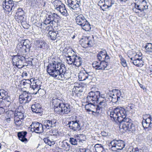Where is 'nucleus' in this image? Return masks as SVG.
I'll return each instance as SVG.
<instances>
[{"label": "nucleus", "mask_w": 152, "mask_h": 152, "mask_svg": "<svg viewBox=\"0 0 152 152\" xmlns=\"http://www.w3.org/2000/svg\"><path fill=\"white\" fill-rule=\"evenodd\" d=\"M127 114L124 108L118 107L110 112V116L111 119L120 124V126L125 131L134 132L136 127L132 121L126 118Z\"/></svg>", "instance_id": "f257e3e1"}, {"label": "nucleus", "mask_w": 152, "mask_h": 152, "mask_svg": "<svg viewBox=\"0 0 152 152\" xmlns=\"http://www.w3.org/2000/svg\"><path fill=\"white\" fill-rule=\"evenodd\" d=\"M46 71L50 76L58 80H64L69 78L67 75L65 65L60 62L53 61L49 63Z\"/></svg>", "instance_id": "f03ea898"}, {"label": "nucleus", "mask_w": 152, "mask_h": 152, "mask_svg": "<svg viewBox=\"0 0 152 152\" xmlns=\"http://www.w3.org/2000/svg\"><path fill=\"white\" fill-rule=\"evenodd\" d=\"M97 58L99 61H95L92 64L93 67L96 69L109 70L110 68V64L105 61L109 59V57L105 50L100 51L97 54Z\"/></svg>", "instance_id": "7ed1b4c3"}, {"label": "nucleus", "mask_w": 152, "mask_h": 152, "mask_svg": "<svg viewBox=\"0 0 152 152\" xmlns=\"http://www.w3.org/2000/svg\"><path fill=\"white\" fill-rule=\"evenodd\" d=\"M64 101L62 99H59L55 97H53L52 100V103L55 111L61 115L68 114L71 111L70 105L65 104Z\"/></svg>", "instance_id": "20e7f679"}, {"label": "nucleus", "mask_w": 152, "mask_h": 152, "mask_svg": "<svg viewBox=\"0 0 152 152\" xmlns=\"http://www.w3.org/2000/svg\"><path fill=\"white\" fill-rule=\"evenodd\" d=\"M31 46L30 42L28 39H26L24 40L22 43L21 42L18 43L16 46V51L21 53L29 52Z\"/></svg>", "instance_id": "39448f33"}, {"label": "nucleus", "mask_w": 152, "mask_h": 152, "mask_svg": "<svg viewBox=\"0 0 152 152\" xmlns=\"http://www.w3.org/2000/svg\"><path fill=\"white\" fill-rule=\"evenodd\" d=\"M26 62L25 57L18 54L12 56V63L13 66H15L20 69L25 66Z\"/></svg>", "instance_id": "423d86ee"}, {"label": "nucleus", "mask_w": 152, "mask_h": 152, "mask_svg": "<svg viewBox=\"0 0 152 152\" xmlns=\"http://www.w3.org/2000/svg\"><path fill=\"white\" fill-rule=\"evenodd\" d=\"M110 144L112 150L115 151L122 149L125 146L124 141L121 140H113L110 142Z\"/></svg>", "instance_id": "0eeeda50"}, {"label": "nucleus", "mask_w": 152, "mask_h": 152, "mask_svg": "<svg viewBox=\"0 0 152 152\" xmlns=\"http://www.w3.org/2000/svg\"><path fill=\"white\" fill-rule=\"evenodd\" d=\"M30 126L31 127H29V128L30 129L31 131L32 132H35L37 134L42 133L45 129L43 125L37 122L33 123Z\"/></svg>", "instance_id": "6e6552de"}, {"label": "nucleus", "mask_w": 152, "mask_h": 152, "mask_svg": "<svg viewBox=\"0 0 152 152\" xmlns=\"http://www.w3.org/2000/svg\"><path fill=\"white\" fill-rule=\"evenodd\" d=\"M64 51H66V63L69 65L73 64L75 59L76 57V55L75 54L74 51L71 49H64Z\"/></svg>", "instance_id": "1a4fd4ad"}, {"label": "nucleus", "mask_w": 152, "mask_h": 152, "mask_svg": "<svg viewBox=\"0 0 152 152\" xmlns=\"http://www.w3.org/2000/svg\"><path fill=\"white\" fill-rule=\"evenodd\" d=\"M100 92L99 91H92L88 94L87 97V102H95L99 99Z\"/></svg>", "instance_id": "9d476101"}, {"label": "nucleus", "mask_w": 152, "mask_h": 152, "mask_svg": "<svg viewBox=\"0 0 152 152\" xmlns=\"http://www.w3.org/2000/svg\"><path fill=\"white\" fill-rule=\"evenodd\" d=\"M137 1L134 4L135 8L141 12L148 9V5L145 0H136Z\"/></svg>", "instance_id": "9b49d317"}, {"label": "nucleus", "mask_w": 152, "mask_h": 152, "mask_svg": "<svg viewBox=\"0 0 152 152\" xmlns=\"http://www.w3.org/2000/svg\"><path fill=\"white\" fill-rule=\"evenodd\" d=\"M3 8L6 11L10 12L14 9L15 6L14 2L12 0H5L3 3Z\"/></svg>", "instance_id": "f8f14e48"}, {"label": "nucleus", "mask_w": 152, "mask_h": 152, "mask_svg": "<svg viewBox=\"0 0 152 152\" xmlns=\"http://www.w3.org/2000/svg\"><path fill=\"white\" fill-rule=\"evenodd\" d=\"M32 98V96L30 94L25 91L19 96V100L20 103H28L30 101Z\"/></svg>", "instance_id": "ddd939ff"}, {"label": "nucleus", "mask_w": 152, "mask_h": 152, "mask_svg": "<svg viewBox=\"0 0 152 152\" xmlns=\"http://www.w3.org/2000/svg\"><path fill=\"white\" fill-rule=\"evenodd\" d=\"M58 124V123L54 119L46 120L44 121L43 126L45 129H50L52 128L55 127Z\"/></svg>", "instance_id": "4468645a"}, {"label": "nucleus", "mask_w": 152, "mask_h": 152, "mask_svg": "<svg viewBox=\"0 0 152 152\" xmlns=\"http://www.w3.org/2000/svg\"><path fill=\"white\" fill-rule=\"evenodd\" d=\"M144 116L146 117L147 118H143L142 121V124L143 127L145 129L152 128V120L151 115L148 114H146Z\"/></svg>", "instance_id": "2eb2a0df"}, {"label": "nucleus", "mask_w": 152, "mask_h": 152, "mask_svg": "<svg viewBox=\"0 0 152 152\" xmlns=\"http://www.w3.org/2000/svg\"><path fill=\"white\" fill-rule=\"evenodd\" d=\"M71 129L74 131L79 130L81 129L80 121L77 120L75 121H69L67 125Z\"/></svg>", "instance_id": "dca6fc26"}, {"label": "nucleus", "mask_w": 152, "mask_h": 152, "mask_svg": "<svg viewBox=\"0 0 152 152\" xmlns=\"http://www.w3.org/2000/svg\"><path fill=\"white\" fill-rule=\"evenodd\" d=\"M98 103V107H97V111L98 113H100L102 111V108H104L107 106L106 99L105 98H100L96 102Z\"/></svg>", "instance_id": "f3484780"}, {"label": "nucleus", "mask_w": 152, "mask_h": 152, "mask_svg": "<svg viewBox=\"0 0 152 152\" xmlns=\"http://www.w3.org/2000/svg\"><path fill=\"white\" fill-rule=\"evenodd\" d=\"M88 104H86L85 107L87 111H91L93 113H95L97 114H98L100 113H98L97 111V107H98V105H95V102H88Z\"/></svg>", "instance_id": "a211bd4d"}, {"label": "nucleus", "mask_w": 152, "mask_h": 152, "mask_svg": "<svg viewBox=\"0 0 152 152\" xmlns=\"http://www.w3.org/2000/svg\"><path fill=\"white\" fill-rule=\"evenodd\" d=\"M67 5L70 9L76 10L77 8H79L80 3L78 2L77 0H67Z\"/></svg>", "instance_id": "6ab92c4d"}, {"label": "nucleus", "mask_w": 152, "mask_h": 152, "mask_svg": "<svg viewBox=\"0 0 152 152\" xmlns=\"http://www.w3.org/2000/svg\"><path fill=\"white\" fill-rule=\"evenodd\" d=\"M90 72H88L85 70L80 71L79 73V80L80 81H84L87 79L91 78V76L89 75Z\"/></svg>", "instance_id": "aec40b11"}, {"label": "nucleus", "mask_w": 152, "mask_h": 152, "mask_svg": "<svg viewBox=\"0 0 152 152\" xmlns=\"http://www.w3.org/2000/svg\"><path fill=\"white\" fill-rule=\"evenodd\" d=\"M137 56H138L136 55L135 56V57L131 58L130 62L137 66H142L143 65V62L142 58H137L136 57Z\"/></svg>", "instance_id": "412c9836"}, {"label": "nucleus", "mask_w": 152, "mask_h": 152, "mask_svg": "<svg viewBox=\"0 0 152 152\" xmlns=\"http://www.w3.org/2000/svg\"><path fill=\"white\" fill-rule=\"evenodd\" d=\"M33 84L31 85L30 88L33 89L34 91L35 90L36 92L35 94H37V92L39 91V88L40 86L42 83L40 80H33Z\"/></svg>", "instance_id": "4be33fe9"}, {"label": "nucleus", "mask_w": 152, "mask_h": 152, "mask_svg": "<svg viewBox=\"0 0 152 152\" xmlns=\"http://www.w3.org/2000/svg\"><path fill=\"white\" fill-rule=\"evenodd\" d=\"M59 146L61 148V149H63L66 151H69L71 148L70 145L66 142V140L60 141L59 142Z\"/></svg>", "instance_id": "5701e85b"}, {"label": "nucleus", "mask_w": 152, "mask_h": 152, "mask_svg": "<svg viewBox=\"0 0 152 152\" xmlns=\"http://www.w3.org/2000/svg\"><path fill=\"white\" fill-rule=\"evenodd\" d=\"M75 21L78 25L81 26L87 20L83 15L80 14L76 17Z\"/></svg>", "instance_id": "b1692460"}, {"label": "nucleus", "mask_w": 152, "mask_h": 152, "mask_svg": "<svg viewBox=\"0 0 152 152\" xmlns=\"http://www.w3.org/2000/svg\"><path fill=\"white\" fill-rule=\"evenodd\" d=\"M115 3V1L113 0H105L104 4L103 5L104 8H102L103 11L106 9H109Z\"/></svg>", "instance_id": "393cba45"}, {"label": "nucleus", "mask_w": 152, "mask_h": 152, "mask_svg": "<svg viewBox=\"0 0 152 152\" xmlns=\"http://www.w3.org/2000/svg\"><path fill=\"white\" fill-rule=\"evenodd\" d=\"M31 108L32 111L36 113H41L42 112L41 106L38 103L32 105Z\"/></svg>", "instance_id": "a878e982"}, {"label": "nucleus", "mask_w": 152, "mask_h": 152, "mask_svg": "<svg viewBox=\"0 0 152 152\" xmlns=\"http://www.w3.org/2000/svg\"><path fill=\"white\" fill-rule=\"evenodd\" d=\"M10 97L7 99L0 100V106L4 107H9L10 104Z\"/></svg>", "instance_id": "bb28decb"}, {"label": "nucleus", "mask_w": 152, "mask_h": 152, "mask_svg": "<svg viewBox=\"0 0 152 152\" xmlns=\"http://www.w3.org/2000/svg\"><path fill=\"white\" fill-rule=\"evenodd\" d=\"M53 136H51L50 137L45 138L43 140L45 143L50 146L52 145H54L55 143V140L53 139Z\"/></svg>", "instance_id": "cd10ccee"}, {"label": "nucleus", "mask_w": 152, "mask_h": 152, "mask_svg": "<svg viewBox=\"0 0 152 152\" xmlns=\"http://www.w3.org/2000/svg\"><path fill=\"white\" fill-rule=\"evenodd\" d=\"M48 34L49 35L50 37L52 40H55L57 37L59 36L58 31H54L50 30Z\"/></svg>", "instance_id": "c85d7f7f"}, {"label": "nucleus", "mask_w": 152, "mask_h": 152, "mask_svg": "<svg viewBox=\"0 0 152 152\" xmlns=\"http://www.w3.org/2000/svg\"><path fill=\"white\" fill-rule=\"evenodd\" d=\"M26 132H22L18 133V136L19 139L22 142H24L27 140V139L25 137L26 135Z\"/></svg>", "instance_id": "c756f323"}, {"label": "nucleus", "mask_w": 152, "mask_h": 152, "mask_svg": "<svg viewBox=\"0 0 152 152\" xmlns=\"http://www.w3.org/2000/svg\"><path fill=\"white\" fill-rule=\"evenodd\" d=\"M9 97L7 91L4 89H0V100L7 99Z\"/></svg>", "instance_id": "7c9ffc66"}, {"label": "nucleus", "mask_w": 152, "mask_h": 152, "mask_svg": "<svg viewBox=\"0 0 152 152\" xmlns=\"http://www.w3.org/2000/svg\"><path fill=\"white\" fill-rule=\"evenodd\" d=\"M82 63V58L79 56H77L76 55V57L75 59L73 65L77 67H79L81 65Z\"/></svg>", "instance_id": "2f4dec72"}, {"label": "nucleus", "mask_w": 152, "mask_h": 152, "mask_svg": "<svg viewBox=\"0 0 152 152\" xmlns=\"http://www.w3.org/2000/svg\"><path fill=\"white\" fill-rule=\"evenodd\" d=\"M75 85L73 88V91L76 94L79 92H82L83 91L82 90V87L81 85L78 84L77 83H75Z\"/></svg>", "instance_id": "473e14b6"}, {"label": "nucleus", "mask_w": 152, "mask_h": 152, "mask_svg": "<svg viewBox=\"0 0 152 152\" xmlns=\"http://www.w3.org/2000/svg\"><path fill=\"white\" fill-rule=\"evenodd\" d=\"M37 0H26V5L29 6L36 7L38 5Z\"/></svg>", "instance_id": "72a5a7b5"}, {"label": "nucleus", "mask_w": 152, "mask_h": 152, "mask_svg": "<svg viewBox=\"0 0 152 152\" xmlns=\"http://www.w3.org/2000/svg\"><path fill=\"white\" fill-rule=\"evenodd\" d=\"M57 10H59L60 12L63 15L65 16L67 15V11L65 7V5L64 4L62 5V6H61Z\"/></svg>", "instance_id": "f704fd0d"}, {"label": "nucleus", "mask_w": 152, "mask_h": 152, "mask_svg": "<svg viewBox=\"0 0 152 152\" xmlns=\"http://www.w3.org/2000/svg\"><path fill=\"white\" fill-rule=\"evenodd\" d=\"M81 26L82 29L86 31H89L91 29L90 25L87 20Z\"/></svg>", "instance_id": "c9c22d12"}, {"label": "nucleus", "mask_w": 152, "mask_h": 152, "mask_svg": "<svg viewBox=\"0 0 152 152\" xmlns=\"http://www.w3.org/2000/svg\"><path fill=\"white\" fill-rule=\"evenodd\" d=\"M145 48L147 53L150 54H152V44L151 43H147L146 44Z\"/></svg>", "instance_id": "e433bc0d"}, {"label": "nucleus", "mask_w": 152, "mask_h": 152, "mask_svg": "<svg viewBox=\"0 0 152 152\" xmlns=\"http://www.w3.org/2000/svg\"><path fill=\"white\" fill-rule=\"evenodd\" d=\"M53 3L55 8L57 10L61 6H62V5L64 4H62L61 2L59 0H55L53 1Z\"/></svg>", "instance_id": "4c0bfd02"}, {"label": "nucleus", "mask_w": 152, "mask_h": 152, "mask_svg": "<svg viewBox=\"0 0 152 152\" xmlns=\"http://www.w3.org/2000/svg\"><path fill=\"white\" fill-rule=\"evenodd\" d=\"M95 147L96 152H102L104 151V148L101 144H96L95 145Z\"/></svg>", "instance_id": "58836bf2"}, {"label": "nucleus", "mask_w": 152, "mask_h": 152, "mask_svg": "<svg viewBox=\"0 0 152 152\" xmlns=\"http://www.w3.org/2000/svg\"><path fill=\"white\" fill-rule=\"evenodd\" d=\"M24 16H15V19L18 23H21L25 21V20Z\"/></svg>", "instance_id": "ea45409f"}, {"label": "nucleus", "mask_w": 152, "mask_h": 152, "mask_svg": "<svg viewBox=\"0 0 152 152\" xmlns=\"http://www.w3.org/2000/svg\"><path fill=\"white\" fill-rule=\"evenodd\" d=\"M24 113L16 112L15 114L14 115L15 117H17L20 119L22 120L24 118Z\"/></svg>", "instance_id": "a19ab883"}, {"label": "nucleus", "mask_w": 152, "mask_h": 152, "mask_svg": "<svg viewBox=\"0 0 152 152\" xmlns=\"http://www.w3.org/2000/svg\"><path fill=\"white\" fill-rule=\"evenodd\" d=\"M37 43H38V47L40 48H43L46 45V43L44 41L41 40L37 41Z\"/></svg>", "instance_id": "79ce46f5"}, {"label": "nucleus", "mask_w": 152, "mask_h": 152, "mask_svg": "<svg viewBox=\"0 0 152 152\" xmlns=\"http://www.w3.org/2000/svg\"><path fill=\"white\" fill-rule=\"evenodd\" d=\"M46 18L43 24L47 25L49 24L50 23V19L51 18L50 13L47 14L46 16Z\"/></svg>", "instance_id": "37998d69"}, {"label": "nucleus", "mask_w": 152, "mask_h": 152, "mask_svg": "<svg viewBox=\"0 0 152 152\" xmlns=\"http://www.w3.org/2000/svg\"><path fill=\"white\" fill-rule=\"evenodd\" d=\"M117 93L116 96H117V101H120L121 99V98H122L123 96H121V92L120 91L118 90H117Z\"/></svg>", "instance_id": "c03bdc74"}, {"label": "nucleus", "mask_w": 152, "mask_h": 152, "mask_svg": "<svg viewBox=\"0 0 152 152\" xmlns=\"http://www.w3.org/2000/svg\"><path fill=\"white\" fill-rule=\"evenodd\" d=\"M17 117H15L14 121L15 123L17 125H20L22 123V121Z\"/></svg>", "instance_id": "a18cd8bd"}, {"label": "nucleus", "mask_w": 152, "mask_h": 152, "mask_svg": "<svg viewBox=\"0 0 152 152\" xmlns=\"http://www.w3.org/2000/svg\"><path fill=\"white\" fill-rule=\"evenodd\" d=\"M16 112L18 113H24V110L23 109V107L22 106H19L17 109H16L15 113Z\"/></svg>", "instance_id": "49530a36"}, {"label": "nucleus", "mask_w": 152, "mask_h": 152, "mask_svg": "<svg viewBox=\"0 0 152 152\" xmlns=\"http://www.w3.org/2000/svg\"><path fill=\"white\" fill-rule=\"evenodd\" d=\"M69 141L72 145H75L77 144V142L76 139L74 138H70Z\"/></svg>", "instance_id": "de8ad7c7"}, {"label": "nucleus", "mask_w": 152, "mask_h": 152, "mask_svg": "<svg viewBox=\"0 0 152 152\" xmlns=\"http://www.w3.org/2000/svg\"><path fill=\"white\" fill-rule=\"evenodd\" d=\"M105 2V0H100L98 2V5L102 9V8H104L103 5H104Z\"/></svg>", "instance_id": "09e8293b"}, {"label": "nucleus", "mask_w": 152, "mask_h": 152, "mask_svg": "<svg viewBox=\"0 0 152 152\" xmlns=\"http://www.w3.org/2000/svg\"><path fill=\"white\" fill-rule=\"evenodd\" d=\"M121 63L124 67H125L127 66L126 60L123 58H121Z\"/></svg>", "instance_id": "8fccbe9b"}, {"label": "nucleus", "mask_w": 152, "mask_h": 152, "mask_svg": "<svg viewBox=\"0 0 152 152\" xmlns=\"http://www.w3.org/2000/svg\"><path fill=\"white\" fill-rule=\"evenodd\" d=\"M87 43L86 45L89 47H91L93 46V43L92 40H88V39H87Z\"/></svg>", "instance_id": "3c124183"}, {"label": "nucleus", "mask_w": 152, "mask_h": 152, "mask_svg": "<svg viewBox=\"0 0 152 152\" xmlns=\"http://www.w3.org/2000/svg\"><path fill=\"white\" fill-rule=\"evenodd\" d=\"M22 84L24 86V87L26 88H30L31 86V85H29L24 81L23 82Z\"/></svg>", "instance_id": "603ef678"}, {"label": "nucleus", "mask_w": 152, "mask_h": 152, "mask_svg": "<svg viewBox=\"0 0 152 152\" xmlns=\"http://www.w3.org/2000/svg\"><path fill=\"white\" fill-rule=\"evenodd\" d=\"M50 16L52 17L54 20L56 18H57L58 17V15L56 14L55 13H52L50 12Z\"/></svg>", "instance_id": "864d4df0"}, {"label": "nucleus", "mask_w": 152, "mask_h": 152, "mask_svg": "<svg viewBox=\"0 0 152 152\" xmlns=\"http://www.w3.org/2000/svg\"><path fill=\"white\" fill-rule=\"evenodd\" d=\"M24 16V12L22 11L21 12H16L15 16Z\"/></svg>", "instance_id": "5fc2aeb1"}, {"label": "nucleus", "mask_w": 152, "mask_h": 152, "mask_svg": "<svg viewBox=\"0 0 152 152\" xmlns=\"http://www.w3.org/2000/svg\"><path fill=\"white\" fill-rule=\"evenodd\" d=\"M4 107L0 106V115L4 113Z\"/></svg>", "instance_id": "6e6d98bb"}, {"label": "nucleus", "mask_w": 152, "mask_h": 152, "mask_svg": "<svg viewBox=\"0 0 152 152\" xmlns=\"http://www.w3.org/2000/svg\"><path fill=\"white\" fill-rule=\"evenodd\" d=\"M101 134L103 136H106L108 135L107 133L104 131L102 132L101 133Z\"/></svg>", "instance_id": "4d7b16f0"}, {"label": "nucleus", "mask_w": 152, "mask_h": 152, "mask_svg": "<svg viewBox=\"0 0 152 152\" xmlns=\"http://www.w3.org/2000/svg\"><path fill=\"white\" fill-rule=\"evenodd\" d=\"M50 21V23H49V24H50V25L51 26H53L56 23V22L54 20H53V21Z\"/></svg>", "instance_id": "13d9d810"}, {"label": "nucleus", "mask_w": 152, "mask_h": 152, "mask_svg": "<svg viewBox=\"0 0 152 152\" xmlns=\"http://www.w3.org/2000/svg\"><path fill=\"white\" fill-rule=\"evenodd\" d=\"M24 82L29 85H31V84L32 83L31 81L29 80H25Z\"/></svg>", "instance_id": "bf43d9fd"}, {"label": "nucleus", "mask_w": 152, "mask_h": 152, "mask_svg": "<svg viewBox=\"0 0 152 152\" xmlns=\"http://www.w3.org/2000/svg\"><path fill=\"white\" fill-rule=\"evenodd\" d=\"M86 150L85 149H80L78 152H86Z\"/></svg>", "instance_id": "052dcab7"}, {"label": "nucleus", "mask_w": 152, "mask_h": 152, "mask_svg": "<svg viewBox=\"0 0 152 152\" xmlns=\"http://www.w3.org/2000/svg\"><path fill=\"white\" fill-rule=\"evenodd\" d=\"M22 76H27V74L26 72H24L22 73Z\"/></svg>", "instance_id": "680f3d73"}, {"label": "nucleus", "mask_w": 152, "mask_h": 152, "mask_svg": "<svg viewBox=\"0 0 152 152\" xmlns=\"http://www.w3.org/2000/svg\"><path fill=\"white\" fill-rule=\"evenodd\" d=\"M22 11H24L22 8H20L18 9V12H21Z\"/></svg>", "instance_id": "e2e57ef3"}, {"label": "nucleus", "mask_w": 152, "mask_h": 152, "mask_svg": "<svg viewBox=\"0 0 152 152\" xmlns=\"http://www.w3.org/2000/svg\"><path fill=\"white\" fill-rule=\"evenodd\" d=\"M133 11L136 13H139V12L138 11H137V10H138L137 9H136L135 8L134 9H133Z\"/></svg>", "instance_id": "0e129e2a"}, {"label": "nucleus", "mask_w": 152, "mask_h": 152, "mask_svg": "<svg viewBox=\"0 0 152 152\" xmlns=\"http://www.w3.org/2000/svg\"><path fill=\"white\" fill-rule=\"evenodd\" d=\"M109 96H110V98L111 99H112L113 98H114V99H115V97H114V96H115L114 94H113V96H110L109 95Z\"/></svg>", "instance_id": "69168bd1"}, {"label": "nucleus", "mask_w": 152, "mask_h": 152, "mask_svg": "<svg viewBox=\"0 0 152 152\" xmlns=\"http://www.w3.org/2000/svg\"><path fill=\"white\" fill-rule=\"evenodd\" d=\"M100 98H104V95H100V96H99V98L100 99Z\"/></svg>", "instance_id": "338daca9"}, {"label": "nucleus", "mask_w": 152, "mask_h": 152, "mask_svg": "<svg viewBox=\"0 0 152 152\" xmlns=\"http://www.w3.org/2000/svg\"><path fill=\"white\" fill-rule=\"evenodd\" d=\"M29 63L28 64L30 65H32V63L31 61H29Z\"/></svg>", "instance_id": "774afa93"}]
</instances>
